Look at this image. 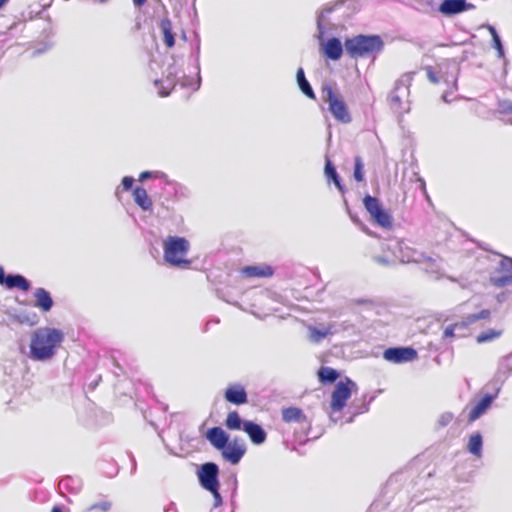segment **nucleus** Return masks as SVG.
I'll return each mask as SVG.
<instances>
[{
    "instance_id": "obj_32",
    "label": "nucleus",
    "mask_w": 512,
    "mask_h": 512,
    "mask_svg": "<svg viewBox=\"0 0 512 512\" xmlns=\"http://www.w3.org/2000/svg\"><path fill=\"white\" fill-rule=\"evenodd\" d=\"M363 162L361 157L357 156L354 160V178L357 182H362L364 180V172H363Z\"/></svg>"
},
{
    "instance_id": "obj_16",
    "label": "nucleus",
    "mask_w": 512,
    "mask_h": 512,
    "mask_svg": "<svg viewBox=\"0 0 512 512\" xmlns=\"http://www.w3.org/2000/svg\"><path fill=\"white\" fill-rule=\"evenodd\" d=\"M242 274L247 278H269L274 274V269L267 264L246 266L242 269Z\"/></svg>"
},
{
    "instance_id": "obj_6",
    "label": "nucleus",
    "mask_w": 512,
    "mask_h": 512,
    "mask_svg": "<svg viewBox=\"0 0 512 512\" xmlns=\"http://www.w3.org/2000/svg\"><path fill=\"white\" fill-rule=\"evenodd\" d=\"M357 390V385L350 378L339 381L331 394L330 407L334 412H340L346 406L352 392Z\"/></svg>"
},
{
    "instance_id": "obj_41",
    "label": "nucleus",
    "mask_w": 512,
    "mask_h": 512,
    "mask_svg": "<svg viewBox=\"0 0 512 512\" xmlns=\"http://www.w3.org/2000/svg\"><path fill=\"white\" fill-rule=\"evenodd\" d=\"M146 2L147 0H133V3L136 7H142Z\"/></svg>"
},
{
    "instance_id": "obj_26",
    "label": "nucleus",
    "mask_w": 512,
    "mask_h": 512,
    "mask_svg": "<svg viewBox=\"0 0 512 512\" xmlns=\"http://www.w3.org/2000/svg\"><path fill=\"white\" fill-rule=\"evenodd\" d=\"M318 377L322 383H333L338 379L339 373L331 367H321L318 370Z\"/></svg>"
},
{
    "instance_id": "obj_42",
    "label": "nucleus",
    "mask_w": 512,
    "mask_h": 512,
    "mask_svg": "<svg viewBox=\"0 0 512 512\" xmlns=\"http://www.w3.org/2000/svg\"><path fill=\"white\" fill-rule=\"evenodd\" d=\"M51 512H62V508L59 506H54L51 510Z\"/></svg>"
},
{
    "instance_id": "obj_27",
    "label": "nucleus",
    "mask_w": 512,
    "mask_h": 512,
    "mask_svg": "<svg viewBox=\"0 0 512 512\" xmlns=\"http://www.w3.org/2000/svg\"><path fill=\"white\" fill-rule=\"evenodd\" d=\"M415 73H407V74H404L401 79L396 83V87H395V90L393 91V93L391 94V101L395 104H401V98L397 95V91L399 90L400 88V85H404L405 83H407L408 85H410V83L412 82L413 80V75Z\"/></svg>"
},
{
    "instance_id": "obj_11",
    "label": "nucleus",
    "mask_w": 512,
    "mask_h": 512,
    "mask_svg": "<svg viewBox=\"0 0 512 512\" xmlns=\"http://www.w3.org/2000/svg\"><path fill=\"white\" fill-rule=\"evenodd\" d=\"M282 420L285 423H298L301 424L308 429H310L311 422L308 417L304 414L303 410L298 407H286L281 411Z\"/></svg>"
},
{
    "instance_id": "obj_13",
    "label": "nucleus",
    "mask_w": 512,
    "mask_h": 512,
    "mask_svg": "<svg viewBox=\"0 0 512 512\" xmlns=\"http://www.w3.org/2000/svg\"><path fill=\"white\" fill-rule=\"evenodd\" d=\"M227 402L234 405H243L248 402V396L245 388L240 384H233L227 387L224 393Z\"/></svg>"
},
{
    "instance_id": "obj_8",
    "label": "nucleus",
    "mask_w": 512,
    "mask_h": 512,
    "mask_svg": "<svg viewBox=\"0 0 512 512\" xmlns=\"http://www.w3.org/2000/svg\"><path fill=\"white\" fill-rule=\"evenodd\" d=\"M220 452L224 460L236 465L245 455L246 446L241 439L234 438L232 441L228 440L225 448H222Z\"/></svg>"
},
{
    "instance_id": "obj_38",
    "label": "nucleus",
    "mask_w": 512,
    "mask_h": 512,
    "mask_svg": "<svg viewBox=\"0 0 512 512\" xmlns=\"http://www.w3.org/2000/svg\"><path fill=\"white\" fill-rule=\"evenodd\" d=\"M133 183H134V179L130 176H125L122 179V185L125 190H130L133 186Z\"/></svg>"
},
{
    "instance_id": "obj_40",
    "label": "nucleus",
    "mask_w": 512,
    "mask_h": 512,
    "mask_svg": "<svg viewBox=\"0 0 512 512\" xmlns=\"http://www.w3.org/2000/svg\"><path fill=\"white\" fill-rule=\"evenodd\" d=\"M5 278H6V275H5L4 269L2 266H0V284L1 285L3 284Z\"/></svg>"
},
{
    "instance_id": "obj_43",
    "label": "nucleus",
    "mask_w": 512,
    "mask_h": 512,
    "mask_svg": "<svg viewBox=\"0 0 512 512\" xmlns=\"http://www.w3.org/2000/svg\"><path fill=\"white\" fill-rule=\"evenodd\" d=\"M7 3V0H0V9Z\"/></svg>"
},
{
    "instance_id": "obj_35",
    "label": "nucleus",
    "mask_w": 512,
    "mask_h": 512,
    "mask_svg": "<svg viewBox=\"0 0 512 512\" xmlns=\"http://www.w3.org/2000/svg\"><path fill=\"white\" fill-rule=\"evenodd\" d=\"M424 69H425L428 80L433 84H437L439 82V79H438L437 74L434 71L433 67L426 66Z\"/></svg>"
},
{
    "instance_id": "obj_14",
    "label": "nucleus",
    "mask_w": 512,
    "mask_h": 512,
    "mask_svg": "<svg viewBox=\"0 0 512 512\" xmlns=\"http://www.w3.org/2000/svg\"><path fill=\"white\" fill-rule=\"evenodd\" d=\"M205 438L215 449L220 451L225 448L229 435L221 427L215 426L207 430Z\"/></svg>"
},
{
    "instance_id": "obj_2",
    "label": "nucleus",
    "mask_w": 512,
    "mask_h": 512,
    "mask_svg": "<svg viewBox=\"0 0 512 512\" xmlns=\"http://www.w3.org/2000/svg\"><path fill=\"white\" fill-rule=\"evenodd\" d=\"M190 249L188 240L178 236H168L163 244L164 260L171 266L188 268L191 260L187 259Z\"/></svg>"
},
{
    "instance_id": "obj_29",
    "label": "nucleus",
    "mask_w": 512,
    "mask_h": 512,
    "mask_svg": "<svg viewBox=\"0 0 512 512\" xmlns=\"http://www.w3.org/2000/svg\"><path fill=\"white\" fill-rule=\"evenodd\" d=\"M325 174H326L327 178L331 179L334 182L335 186L341 192H343V186H342V184L340 182L339 176H338V174L336 172L335 167L332 165L330 160L326 161V164H325Z\"/></svg>"
},
{
    "instance_id": "obj_34",
    "label": "nucleus",
    "mask_w": 512,
    "mask_h": 512,
    "mask_svg": "<svg viewBox=\"0 0 512 512\" xmlns=\"http://www.w3.org/2000/svg\"><path fill=\"white\" fill-rule=\"evenodd\" d=\"M110 508H111V502L102 501L100 503L93 504V505L87 507L84 512H91L94 510H100L102 512H107L110 510Z\"/></svg>"
},
{
    "instance_id": "obj_31",
    "label": "nucleus",
    "mask_w": 512,
    "mask_h": 512,
    "mask_svg": "<svg viewBox=\"0 0 512 512\" xmlns=\"http://www.w3.org/2000/svg\"><path fill=\"white\" fill-rule=\"evenodd\" d=\"M310 331V339L313 342H320L325 337H327L331 333V327L324 328V329H317L315 327H311L309 329Z\"/></svg>"
},
{
    "instance_id": "obj_3",
    "label": "nucleus",
    "mask_w": 512,
    "mask_h": 512,
    "mask_svg": "<svg viewBox=\"0 0 512 512\" xmlns=\"http://www.w3.org/2000/svg\"><path fill=\"white\" fill-rule=\"evenodd\" d=\"M322 99L328 104V110L334 119L340 123L348 124L352 121L349 108L335 85L324 84L321 87Z\"/></svg>"
},
{
    "instance_id": "obj_15",
    "label": "nucleus",
    "mask_w": 512,
    "mask_h": 512,
    "mask_svg": "<svg viewBox=\"0 0 512 512\" xmlns=\"http://www.w3.org/2000/svg\"><path fill=\"white\" fill-rule=\"evenodd\" d=\"M471 7L466 0H444L440 6L439 11L444 15H454L466 11Z\"/></svg>"
},
{
    "instance_id": "obj_19",
    "label": "nucleus",
    "mask_w": 512,
    "mask_h": 512,
    "mask_svg": "<svg viewBox=\"0 0 512 512\" xmlns=\"http://www.w3.org/2000/svg\"><path fill=\"white\" fill-rule=\"evenodd\" d=\"M494 397L492 395H485L479 402L471 409L469 413V422L477 420L486 410L491 406Z\"/></svg>"
},
{
    "instance_id": "obj_20",
    "label": "nucleus",
    "mask_w": 512,
    "mask_h": 512,
    "mask_svg": "<svg viewBox=\"0 0 512 512\" xmlns=\"http://www.w3.org/2000/svg\"><path fill=\"white\" fill-rule=\"evenodd\" d=\"M133 198L135 203L143 211H151L153 207L152 199L149 197L147 191L143 187H136L133 190Z\"/></svg>"
},
{
    "instance_id": "obj_7",
    "label": "nucleus",
    "mask_w": 512,
    "mask_h": 512,
    "mask_svg": "<svg viewBox=\"0 0 512 512\" xmlns=\"http://www.w3.org/2000/svg\"><path fill=\"white\" fill-rule=\"evenodd\" d=\"M218 474L219 468L213 462L203 464L198 472L201 486L211 492L216 499H220Z\"/></svg>"
},
{
    "instance_id": "obj_18",
    "label": "nucleus",
    "mask_w": 512,
    "mask_h": 512,
    "mask_svg": "<svg viewBox=\"0 0 512 512\" xmlns=\"http://www.w3.org/2000/svg\"><path fill=\"white\" fill-rule=\"evenodd\" d=\"M324 54L331 60H338L343 54V47L338 38H330L323 47Z\"/></svg>"
},
{
    "instance_id": "obj_12",
    "label": "nucleus",
    "mask_w": 512,
    "mask_h": 512,
    "mask_svg": "<svg viewBox=\"0 0 512 512\" xmlns=\"http://www.w3.org/2000/svg\"><path fill=\"white\" fill-rule=\"evenodd\" d=\"M243 431L248 435L250 441L254 445H261L267 439V433L265 430L259 424L253 421H244Z\"/></svg>"
},
{
    "instance_id": "obj_44",
    "label": "nucleus",
    "mask_w": 512,
    "mask_h": 512,
    "mask_svg": "<svg viewBox=\"0 0 512 512\" xmlns=\"http://www.w3.org/2000/svg\"><path fill=\"white\" fill-rule=\"evenodd\" d=\"M422 189H423V191L425 192V190H426V189H425V183H422Z\"/></svg>"
},
{
    "instance_id": "obj_5",
    "label": "nucleus",
    "mask_w": 512,
    "mask_h": 512,
    "mask_svg": "<svg viewBox=\"0 0 512 512\" xmlns=\"http://www.w3.org/2000/svg\"><path fill=\"white\" fill-rule=\"evenodd\" d=\"M363 204L367 212L370 214L371 220L381 228L390 230L393 228L392 215L383 209L380 201L373 196L366 195Z\"/></svg>"
},
{
    "instance_id": "obj_22",
    "label": "nucleus",
    "mask_w": 512,
    "mask_h": 512,
    "mask_svg": "<svg viewBox=\"0 0 512 512\" xmlns=\"http://www.w3.org/2000/svg\"><path fill=\"white\" fill-rule=\"evenodd\" d=\"M160 29L163 35V41L168 48H172L175 45V37L172 31V23L170 19L163 18L160 21Z\"/></svg>"
},
{
    "instance_id": "obj_30",
    "label": "nucleus",
    "mask_w": 512,
    "mask_h": 512,
    "mask_svg": "<svg viewBox=\"0 0 512 512\" xmlns=\"http://www.w3.org/2000/svg\"><path fill=\"white\" fill-rule=\"evenodd\" d=\"M491 312L488 309H483L478 313L470 314L466 317L462 326L471 325L479 320L490 318Z\"/></svg>"
},
{
    "instance_id": "obj_17",
    "label": "nucleus",
    "mask_w": 512,
    "mask_h": 512,
    "mask_svg": "<svg viewBox=\"0 0 512 512\" xmlns=\"http://www.w3.org/2000/svg\"><path fill=\"white\" fill-rule=\"evenodd\" d=\"M34 306L39 308L43 313H47L53 307V299L51 294L44 288H36L34 291Z\"/></svg>"
},
{
    "instance_id": "obj_24",
    "label": "nucleus",
    "mask_w": 512,
    "mask_h": 512,
    "mask_svg": "<svg viewBox=\"0 0 512 512\" xmlns=\"http://www.w3.org/2000/svg\"><path fill=\"white\" fill-rule=\"evenodd\" d=\"M244 421L237 411H230L225 419V426L228 430H243Z\"/></svg>"
},
{
    "instance_id": "obj_37",
    "label": "nucleus",
    "mask_w": 512,
    "mask_h": 512,
    "mask_svg": "<svg viewBox=\"0 0 512 512\" xmlns=\"http://www.w3.org/2000/svg\"><path fill=\"white\" fill-rule=\"evenodd\" d=\"M457 326H458L457 323L447 326L445 328V330H444V337L445 338H452V337H454L455 336L454 332H455V329H456Z\"/></svg>"
},
{
    "instance_id": "obj_36",
    "label": "nucleus",
    "mask_w": 512,
    "mask_h": 512,
    "mask_svg": "<svg viewBox=\"0 0 512 512\" xmlns=\"http://www.w3.org/2000/svg\"><path fill=\"white\" fill-rule=\"evenodd\" d=\"M490 31L493 36V41H494L495 47L500 52V54H503V48H502V44H501V40H500L499 36L497 35V33L493 27L490 28Z\"/></svg>"
},
{
    "instance_id": "obj_4",
    "label": "nucleus",
    "mask_w": 512,
    "mask_h": 512,
    "mask_svg": "<svg viewBox=\"0 0 512 512\" xmlns=\"http://www.w3.org/2000/svg\"><path fill=\"white\" fill-rule=\"evenodd\" d=\"M344 46L347 54L354 59L363 58L381 50L383 43L379 36L358 35L346 39Z\"/></svg>"
},
{
    "instance_id": "obj_9",
    "label": "nucleus",
    "mask_w": 512,
    "mask_h": 512,
    "mask_svg": "<svg viewBox=\"0 0 512 512\" xmlns=\"http://www.w3.org/2000/svg\"><path fill=\"white\" fill-rule=\"evenodd\" d=\"M383 357L392 363H405L416 360L418 353L412 347H393L386 349Z\"/></svg>"
},
{
    "instance_id": "obj_25",
    "label": "nucleus",
    "mask_w": 512,
    "mask_h": 512,
    "mask_svg": "<svg viewBox=\"0 0 512 512\" xmlns=\"http://www.w3.org/2000/svg\"><path fill=\"white\" fill-rule=\"evenodd\" d=\"M467 449L473 455L479 457L482 452V436L480 433H474L470 436Z\"/></svg>"
},
{
    "instance_id": "obj_45",
    "label": "nucleus",
    "mask_w": 512,
    "mask_h": 512,
    "mask_svg": "<svg viewBox=\"0 0 512 512\" xmlns=\"http://www.w3.org/2000/svg\"><path fill=\"white\" fill-rule=\"evenodd\" d=\"M107 0H100V2H106Z\"/></svg>"
},
{
    "instance_id": "obj_28",
    "label": "nucleus",
    "mask_w": 512,
    "mask_h": 512,
    "mask_svg": "<svg viewBox=\"0 0 512 512\" xmlns=\"http://www.w3.org/2000/svg\"><path fill=\"white\" fill-rule=\"evenodd\" d=\"M502 333H503L502 330H495V329L486 330L484 332H481L479 335H477L476 342L479 344H482V343L493 341V340L499 338L502 335Z\"/></svg>"
},
{
    "instance_id": "obj_23",
    "label": "nucleus",
    "mask_w": 512,
    "mask_h": 512,
    "mask_svg": "<svg viewBox=\"0 0 512 512\" xmlns=\"http://www.w3.org/2000/svg\"><path fill=\"white\" fill-rule=\"evenodd\" d=\"M296 79L300 90L310 99L315 100L316 95L310 86L309 82L305 78L304 70L299 68L296 73Z\"/></svg>"
},
{
    "instance_id": "obj_21",
    "label": "nucleus",
    "mask_w": 512,
    "mask_h": 512,
    "mask_svg": "<svg viewBox=\"0 0 512 512\" xmlns=\"http://www.w3.org/2000/svg\"><path fill=\"white\" fill-rule=\"evenodd\" d=\"M2 285L8 289L18 288L24 292L31 287L30 282L22 275H8Z\"/></svg>"
},
{
    "instance_id": "obj_10",
    "label": "nucleus",
    "mask_w": 512,
    "mask_h": 512,
    "mask_svg": "<svg viewBox=\"0 0 512 512\" xmlns=\"http://www.w3.org/2000/svg\"><path fill=\"white\" fill-rule=\"evenodd\" d=\"M501 275L491 278V283L496 287H505L512 283V258L504 257L499 263Z\"/></svg>"
},
{
    "instance_id": "obj_39",
    "label": "nucleus",
    "mask_w": 512,
    "mask_h": 512,
    "mask_svg": "<svg viewBox=\"0 0 512 512\" xmlns=\"http://www.w3.org/2000/svg\"><path fill=\"white\" fill-rule=\"evenodd\" d=\"M152 175H153V173H152V172H150V171H144V172L140 173V175H139V180H140V181H144V180H146V179H148V178L152 177Z\"/></svg>"
},
{
    "instance_id": "obj_33",
    "label": "nucleus",
    "mask_w": 512,
    "mask_h": 512,
    "mask_svg": "<svg viewBox=\"0 0 512 512\" xmlns=\"http://www.w3.org/2000/svg\"><path fill=\"white\" fill-rule=\"evenodd\" d=\"M498 111L504 115H512V100L504 99L499 101Z\"/></svg>"
},
{
    "instance_id": "obj_1",
    "label": "nucleus",
    "mask_w": 512,
    "mask_h": 512,
    "mask_svg": "<svg viewBox=\"0 0 512 512\" xmlns=\"http://www.w3.org/2000/svg\"><path fill=\"white\" fill-rule=\"evenodd\" d=\"M64 340V333L56 328L43 327L37 329L30 343V355L34 360L52 358Z\"/></svg>"
}]
</instances>
